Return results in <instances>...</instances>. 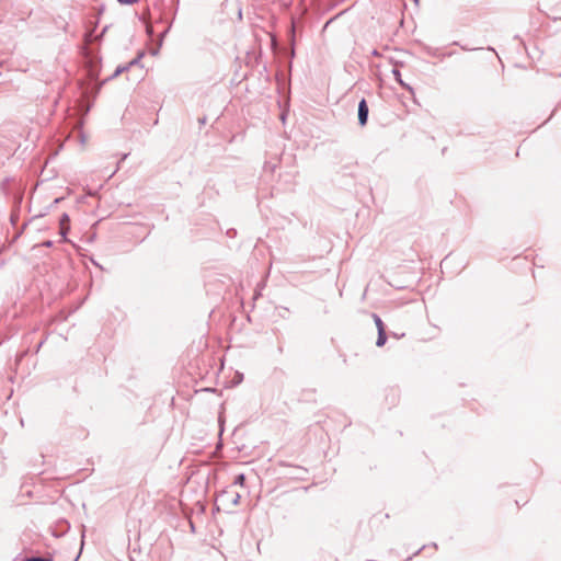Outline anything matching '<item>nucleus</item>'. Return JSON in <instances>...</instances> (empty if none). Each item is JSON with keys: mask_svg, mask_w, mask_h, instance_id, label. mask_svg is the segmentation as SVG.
Instances as JSON below:
<instances>
[{"mask_svg": "<svg viewBox=\"0 0 561 561\" xmlns=\"http://www.w3.org/2000/svg\"><path fill=\"white\" fill-rule=\"evenodd\" d=\"M368 105L366 101L363 99L358 104V123L360 126L366 125L368 119Z\"/></svg>", "mask_w": 561, "mask_h": 561, "instance_id": "nucleus-1", "label": "nucleus"}, {"mask_svg": "<svg viewBox=\"0 0 561 561\" xmlns=\"http://www.w3.org/2000/svg\"><path fill=\"white\" fill-rule=\"evenodd\" d=\"M222 496H227L228 500L233 504L238 505L240 503L241 495L239 493H232L229 490L222 493Z\"/></svg>", "mask_w": 561, "mask_h": 561, "instance_id": "nucleus-2", "label": "nucleus"}, {"mask_svg": "<svg viewBox=\"0 0 561 561\" xmlns=\"http://www.w3.org/2000/svg\"><path fill=\"white\" fill-rule=\"evenodd\" d=\"M392 75H393V77H394L396 81H397V82H398L402 88H404V89H407V90H410V91L412 90V88H411L409 84H407L405 82H403V80L401 79V72H400V70H399V69L393 68V69H392Z\"/></svg>", "mask_w": 561, "mask_h": 561, "instance_id": "nucleus-3", "label": "nucleus"}, {"mask_svg": "<svg viewBox=\"0 0 561 561\" xmlns=\"http://www.w3.org/2000/svg\"><path fill=\"white\" fill-rule=\"evenodd\" d=\"M386 341H387L386 331H385V329H380V332H378L376 345L379 347L383 346L386 344Z\"/></svg>", "mask_w": 561, "mask_h": 561, "instance_id": "nucleus-4", "label": "nucleus"}, {"mask_svg": "<svg viewBox=\"0 0 561 561\" xmlns=\"http://www.w3.org/2000/svg\"><path fill=\"white\" fill-rule=\"evenodd\" d=\"M128 69H129V66H126V65L117 67L116 70L114 71V73L111 76L110 79L116 78L117 76H119L124 71H127Z\"/></svg>", "mask_w": 561, "mask_h": 561, "instance_id": "nucleus-5", "label": "nucleus"}, {"mask_svg": "<svg viewBox=\"0 0 561 561\" xmlns=\"http://www.w3.org/2000/svg\"><path fill=\"white\" fill-rule=\"evenodd\" d=\"M244 481H245V476L243 473H240V474L236 476V478L233 480V484L242 486L244 484Z\"/></svg>", "mask_w": 561, "mask_h": 561, "instance_id": "nucleus-6", "label": "nucleus"}, {"mask_svg": "<svg viewBox=\"0 0 561 561\" xmlns=\"http://www.w3.org/2000/svg\"><path fill=\"white\" fill-rule=\"evenodd\" d=\"M374 319H375V323L378 329V332H380V329H385L382 320L377 314H374Z\"/></svg>", "mask_w": 561, "mask_h": 561, "instance_id": "nucleus-7", "label": "nucleus"}, {"mask_svg": "<svg viewBox=\"0 0 561 561\" xmlns=\"http://www.w3.org/2000/svg\"><path fill=\"white\" fill-rule=\"evenodd\" d=\"M24 561H50V560L49 559H45V558H41V557H35V558L26 559Z\"/></svg>", "mask_w": 561, "mask_h": 561, "instance_id": "nucleus-8", "label": "nucleus"}, {"mask_svg": "<svg viewBox=\"0 0 561 561\" xmlns=\"http://www.w3.org/2000/svg\"><path fill=\"white\" fill-rule=\"evenodd\" d=\"M119 3L122 4H134L136 3L138 0H117Z\"/></svg>", "mask_w": 561, "mask_h": 561, "instance_id": "nucleus-9", "label": "nucleus"}, {"mask_svg": "<svg viewBox=\"0 0 561 561\" xmlns=\"http://www.w3.org/2000/svg\"><path fill=\"white\" fill-rule=\"evenodd\" d=\"M138 62V59H134L130 62H128L126 66H129V68Z\"/></svg>", "mask_w": 561, "mask_h": 561, "instance_id": "nucleus-10", "label": "nucleus"}, {"mask_svg": "<svg viewBox=\"0 0 561 561\" xmlns=\"http://www.w3.org/2000/svg\"><path fill=\"white\" fill-rule=\"evenodd\" d=\"M68 220H69L68 215L64 214L61 217V224H64V221H68Z\"/></svg>", "mask_w": 561, "mask_h": 561, "instance_id": "nucleus-11", "label": "nucleus"}, {"mask_svg": "<svg viewBox=\"0 0 561 561\" xmlns=\"http://www.w3.org/2000/svg\"><path fill=\"white\" fill-rule=\"evenodd\" d=\"M51 244H53V242H51V241H46V242H44V245H45V247H51Z\"/></svg>", "mask_w": 561, "mask_h": 561, "instance_id": "nucleus-12", "label": "nucleus"}]
</instances>
